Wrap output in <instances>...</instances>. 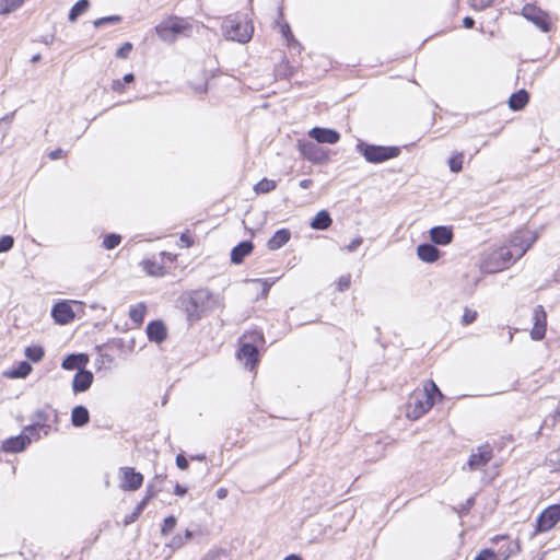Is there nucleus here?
Here are the masks:
<instances>
[{
	"instance_id": "obj_4",
	"label": "nucleus",
	"mask_w": 560,
	"mask_h": 560,
	"mask_svg": "<svg viewBox=\"0 0 560 560\" xmlns=\"http://www.w3.org/2000/svg\"><path fill=\"white\" fill-rule=\"evenodd\" d=\"M224 36L230 40H235L245 44L250 40L254 26L246 16L230 15L224 19L222 23Z\"/></svg>"
},
{
	"instance_id": "obj_53",
	"label": "nucleus",
	"mask_w": 560,
	"mask_h": 560,
	"mask_svg": "<svg viewBox=\"0 0 560 560\" xmlns=\"http://www.w3.org/2000/svg\"><path fill=\"white\" fill-rule=\"evenodd\" d=\"M187 492L186 488L182 487L180 485H176L174 489V493L176 495H184Z\"/></svg>"
},
{
	"instance_id": "obj_57",
	"label": "nucleus",
	"mask_w": 560,
	"mask_h": 560,
	"mask_svg": "<svg viewBox=\"0 0 560 560\" xmlns=\"http://www.w3.org/2000/svg\"><path fill=\"white\" fill-rule=\"evenodd\" d=\"M113 89H114L115 91H121V90H122V84H121V82H120V81H115V82L113 83Z\"/></svg>"
},
{
	"instance_id": "obj_59",
	"label": "nucleus",
	"mask_w": 560,
	"mask_h": 560,
	"mask_svg": "<svg viewBox=\"0 0 560 560\" xmlns=\"http://www.w3.org/2000/svg\"><path fill=\"white\" fill-rule=\"evenodd\" d=\"M191 537H192V533L189 529H186L185 535L183 536V538L185 539V542L190 540Z\"/></svg>"
},
{
	"instance_id": "obj_35",
	"label": "nucleus",
	"mask_w": 560,
	"mask_h": 560,
	"mask_svg": "<svg viewBox=\"0 0 560 560\" xmlns=\"http://www.w3.org/2000/svg\"><path fill=\"white\" fill-rule=\"evenodd\" d=\"M120 241H121L120 235H118V234H109V235H107L104 238L103 246L106 249H113V248H115L116 246L119 245Z\"/></svg>"
},
{
	"instance_id": "obj_37",
	"label": "nucleus",
	"mask_w": 560,
	"mask_h": 560,
	"mask_svg": "<svg viewBox=\"0 0 560 560\" xmlns=\"http://www.w3.org/2000/svg\"><path fill=\"white\" fill-rule=\"evenodd\" d=\"M120 21H121V16H119V15L105 16V18H101V19L95 20L94 21V26L95 27H101V26H104L106 24L119 23Z\"/></svg>"
},
{
	"instance_id": "obj_62",
	"label": "nucleus",
	"mask_w": 560,
	"mask_h": 560,
	"mask_svg": "<svg viewBox=\"0 0 560 560\" xmlns=\"http://www.w3.org/2000/svg\"><path fill=\"white\" fill-rule=\"evenodd\" d=\"M205 458L203 455H196L195 457H192V459H198V460H202Z\"/></svg>"
},
{
	"instance_id": "obj_34",
	"label": "nucleus",
	"mask_w": 560,
	"mask_h": 560,
	"mask_svg": "<svg viewBox=\"0 0 560 560\" xmlns=\"http://www.w3.org/2000/svg\"><path fill=\"white\" fill-rule=\"evenodd\" d=\"M24 3V0H2V14L14 12Z\"/></svg>"
},
{
	"instance_id": "obj_22",
	"label": "nucleus",
	"mask_w": 560,
	"mask_h": 560,
	"mask_svg": "<svg viewBox=\"0 0 560 560\" xmlns=\"http://www.w3.org/2000/svg\"><path fill=\"white\" fill-rule=\"evenodd\" d=\"M418 257L425 262H434L440 257V250L432 244H421L417 248Z\"/></svg>"
},
{
	"instance_id": "obj_56",
	"label": "nucleus",
	"mask_w": 560,
	"mask_h": 560,
	"mask_svg": "<svg viewBox=\"0 0 560 560\" xmlns=\"http://www.w3.org/2000/svg\"><path fill=\"white\" fill-rule=\"evenodd\" d=\"M135 80V77L132 73H128L124 77V82L125 83H131L132 81Z\"/></svg>"
},
{
	"instance_id": "obj_48",
	"label": "nucleus",
	"mask_w": 560,
	"mask_h": 560,
	"mask_svg": "<svg viewBox=\"0 0 560 560\" xmlns=\"http://www.w3.org/2000/svg\"><path fill=\"white\" fill-rule=\"evenodd\" d=\"M176 465L179 469L185 470L188 468V460L186 459V457L184 455L178 454L176 456Z\"/></svg>"
},
{
	"instance_id": "obj_2",
	"label": "nucleus",
	"mask_w": 560,
	"mask_h": 560,
	"mask_svg": "<svg viewBox=\"0 0 560 560\" xmlns=\"http://www.w3.org/2000/svg\"><path fill=\"white\" fill-rule=\"evenodd\" d=\"M187 319L190 323L199 320L205 313L220 307L222 299L209 290L194 291L187 299L182 301Z\"/></svg>"
},
{
	"instance_id": "obj_38",
	"label": "nucleus",
	"mask_w": 560,
	"mask_h": 560,
	"mask_svg": "<svg viewBox=\"0 0 560 560\" xmlns=\"http://www.w3.org/2000/svg\"><path fill=\"white\" fill-rule=\"evenodd\" d=\"M144 269L151 276H160L162 273V266L155 262L145 261Z\"/></svg>"
},
{
	"instance_id": "obj_43",
	"label": "nucleus",
	"mask_w": 560,
	"mask_h": 560,
	"mask_svg": "<svg viewBox=\"0 0 560 560\" xmlns=\"http://www.w3.org/2000/svg\"><path fill=\"white\" fill-rule=\"evenodd\" d=\"M351 283V277L350 275L341 276L337 283V289L339 291H345L350 287Z\"/></svg>"
},
{
	"instance_id": "obj_11",
	"label": "nucleus",
	"mask_w": 560,
	"mask_h": 560,
	"mask_svg": "<svg viewBox=\"0 0 560 560\" xmlns=\"http://www.w3.org/2000/svg\"><path fill=\"white\" fill-rule=\"evenodd\" d=\"M520 551L518 541H509L506 550L482 549L475 560H508L512 555Z\"/></svg>"
},
{
	"instance_id": "obj_24",
	"label": "nucleus",
	"mask_w": 560,
	"mask_h": 560,
	"mask_svg": "<svg viewBox=\"0 0 560 560\" xmlns=\"http://www.w3.org/2000/svg\"><path fill=\"white\" fill-rule=\"evenodd\" d=\"M90 421L89 410L84 406H77L71 412V422L74 427H83Z\"/></svg>"
},
{
	"instance_id": "obj_12",
	"label": "nucleus",
	"mask_w": 560,
	"mask_h": 560,
	"mask_svg": "<svg viewBox=\"0 0 560 560\" xmlns=\"http://www.w3.org/2000/svg\"><path fill=\"white\" fill-rule=\"evenodd\" d=\"M534 325L530 330L533 340H541L546 335L547 329V314L541 305L535 306L533 311Z\"/></svg>"
},
{
	"instance_id": "obj_42",
	"label": "nucleus",
	"mask_w": 560,
	"mask_h": 560,
	"mask_svg": "<svg viewBox=\"0 0 560 560\" xmlns=\"http://www.w3.org/2000/svg\"><path fill=\"white\" fill-rule=\"evenodd\" d=\"M491 541L495 545H499L502 542V545H500V547L498 548V550H506V547H508V542L511 541L510 538L508 536H504V535H499V536H495L491 539Z\"/></svg>"
},
{
	"instance_id": "obj_19",
	"label": "nucleus",
	"mask_w": 560,
	"mask_h": 560,
	"mask_svg": "<svg viewBox=\"0 0 560 560\" xmlns=\"http://www.w3.org/2000/svg\"><path fill=\"white\" fill-rule=\"evenodd\" d=\"M147 335L150 341H154L156 343H161L166 339L167 332L165 325L160 322H151L147 326Z\"/></svg>"
},
{
	"instance_id": "obj_47",
	"label": "nucleus",
	"mask_w": 560,
	"mask_h": 560,
	"mask_svg": "<svg viewBox=\"0 0 560 560\" xmlns=\"http://www.w3.org/2000/svg\"><path fill=\"white\" fill-rule=\"evenodd\" d=\"M13 237L12 236H9V235H5V236H2V252H7L9 249L12 248L13 246Z\"/></svg>"
},
{
	"instance_id": "obj_44",
	"label": "nucleus",
	"mask_w": 560,
	"mask_h": 560,
	"mask_svg": "<svg viewBox=\"0 0 560 560\" xmlns=\"http://www.w3.org/2000/svg\"><path fill=\"white\" fill-rule=\"evenodd\" d=\"M185 539L183 538V536L180 535H176L174 536L171 541L168 542V547H171L172 549H179L182 548L184 545H185Z\"/></svg>"
},
{
	"instance_id": "obj_28",
	"label": "nucleus",
	"mask_w": 560,
	"mask_h": 560,
	"mask_svg": "<svg viewBox=\"0 0 560 560\" xmlns=\"http://www.w3.org/2000/svg\"><path fill=\"white\" fill-rule=\"evenodd\" d=\"M301 151L305 158L313 162H320L322 155L318 153L317 145L315 143H306L301 147Z\"/></svg>"
},
{
	"instance_id": "obj_40",
	"label": "nucleus",
	"mask_w": 560,
	"mask_h": 560,
	"mask_svg": "<svg viewBox=\"0 0 560 560\" xmlns=\"http://www.w3.org/2000/svg\"><path fill=\"white\" fill-rule=\"evenodd\" d=\"M132 50V44L131 43H125L120 48L116 51V57L125 59L129 56L130 51Z\"/></svg>"
},
{
	"instance_id": "obj_33",
	"label": "nucleus",
	"mask_w": 560,
	"mask_h": 560,
	"mask_svg": "<svg viewBox=\"0 0 560 560\" xmlns=\"http://www.w3.org/2000/svg\"><path fill=\"white\" fill-rule=\"evenodd\" d=\"M463 160H464V155L463 153H455L453 156L450 158L448 160V166H450V170L453 172V173H458L462 171L463 168Z\"/></svg>"
},
{
	"instance_id": "obj_10",
	"label": "nucleus",
	"mask_w": 560,
	"mask_h": 560,
	"mask_svg": "<svg viewBox=\"0 0 560 560\" xmlns=\"http://www.w3.org/2000/svg\"><path fill=\"white\" fill-rule=\"evenodd\" d=\"M560 521V505H551L544 510L536 521V532L551 529Z\"/></svg>"
},
{
	"instance_id": "obj_39",
	"label": "nucleus",
	"mask_w": 560,
	"mask_h": 560,
	"mask_svg": "<svg viewBox=\"0 0 560 560\" xmlns=\"http://www.w3.org/2000/svg\"><path fill=\"white\" fill-rule=\"evenodd\" d=\"M476 318H477L476 311L465 308V312H464L463 318H462V322L464 325H469V324L474 323L476 320Z\"/></svg>"
},
{
	"instance_id": "obj_45",
	"label": "nucleus",
	"mask_w": 560,
	"mask_h": 560,
	"mask_svg": "<svg viewBox=\"0 0 560 560\" xmlns=\"http://www.w3.org/2000/svg\"><path fill=\"white\" fill-rule=\"evenodd\" d=\"M152 495H147L136 508L132 516L130 517V521H133L136 517H138V515L142 512L143 508L145 506L148 500L151 498Z\"/></svg>"
},
{
	"instance_id": "obj_36",
	"label": "nucleus",
	"mask_w": 560,
	"mask_h": 560,
	"mask_svg": "<svg viewBox=\"0 0 560 560\" xmlns=\"http://www.w3.org/2000/svg\"><path fill=\"white\" fill-rule=\"evenodd\" d=\"M176 523H177V520L175 516L171 515V516H167L165 520H164V524L161 528V534L163 536L170 534L176 526Z\"/></svg>"
},
{
	"instance_id": "obj_41",
	"label": "nucleus",
	"mask_w": 560,
	"mask_h": 560,
	"mask_svg": "<svg viewBox=\"0 0 560 560\" xmlns=\"http://www.w3.org/2000/svg\"><path fill=\"white\" fill-rule=\"evenodd\" d=\"M494 0H469L470 5L475 10H483L492 4Z\"/></svg>"
},
{
	"instance_id": "obj_63",
	"label": "nucleus",
	"mask_w": 560,
	"mask_h": 560,
	"mask_svg": "<svg viewBox=\"0 0 560 560\" xmlns=\"http://www.w3.org/2000/svg\"><path fill=\"white\" fill-rule=\"evenodd\" d=\"M254 335H255L256 338L262 339V335L261 334L255 332Z\"/></svg>"
},
{
	"instance_id": "obj_30",
	"label": "nucleus",
	"mask_w": 560,
	"mask_h": 560,
	"mask_svg": "<svg viewBox=\"0 0 560 560\" xmlns=\"http://www.w3.org/2000/svg\"><path fill=\"white\" fill-rule=\"evenodd\" d=\"M89 5V0H79L70 10L69 21H77V19L88 10Z\"/></svg>"
},
{
	"instance_id": "obj_8",
	"label": "nucleus",
	"mask_w": 560,
	"mask_h": 560,
	"mask_svg": "<svg viewBox=\"0 0 560 560\" xmlns=\"http://www.w3.org/2000/svg\"><path fill=\"white\" fill-rule=\"evenodd\" d=\"M522 15L545 33L549 32L551 28L548 13L535 4H525L522 9Z\"/></svg>"
},
{
	"instance_id": "obj_25",
	"label": "nucleus",
	"mask_w": 560,
	"mask_h": 560,
	"mask_svg": "<svg viewBox=\"0 0 560 560\" xmlns=\"http://www.w3.org/2000/svg\"><path fill=\"white\" fill-rule=\"evenodd\" d=\"M31 364L26 361H22L16 368L5 371L3 375L9 378H24L31 373Z\"/></svg>"
},
{
	"instance_id": "obj_20",
	"label": "nucleus",
	"mask_w": 560,
	"mask_h": 560,
	"mask_svg": "<svg viewBox=\"0 0 560 560\" xmlns=\"http://www.w3.org/2000/svg\"><path fill=\"white\" fill-rule=\"evenodd\" d=\"M253 243L249 241L241 242L231 252V261L235 265L243 262L244 258L253 252Z\"/></svg>"
},
{
	"instance_id": "obj_32",
	"label": "nucleus",
	"mask_w": 560,
	"mask_h": 560,
	"mask_svg": "<svg viewBox=\"0 0 560 560\" xmlns=\"http://www.w3.org/2000/svg\"><path fill=\"white\" fill-rule=\"evenodd\" d=\"M25 355L33 362H38L44 357V349L39 346H32L25 349Z\"/></svg>"
},
{
	"instance_id": "obj_58",
	"label": "nucleus",
	"mask_w": 560,
	"mask_h": 560,
	"mask_svg": "<svg viewBox=\"0 0 560 560\" xmlns=\"http://www.w3.org/2000/svg\"><path fill=\"white\" fill-rule=\"evenodd\" d=\"M226 493L228 491L225 489H219L217 494L219 499H224L226 497Z\"/></svg>"
},
{
	"instance_id": "obj_52",
	"label": "nucleus",
	"mask_w": 560,
	"mask_h": 560,
	"mask_svg": "<svg viewBox=\"0 0 560 560\" xmlns=\"http://www.w3.org/2000/svg\"><path fill=\"white\" fill-rule=\"evenodd\" d=\"M299 185L302 189H307L308 187H311L313 185V180L312 179H302Z\"/></svg>"
},
{
	"instance_id": "obj_49",
	"label": "nucleus",
	"mask_w": 560,
	"mask_h": 560,
	"mask_svg": "<svg viewBox=\"0 0 560 560\" xmlns=\"http://www.w3.org/2000/svg\"><path fill=\"white\" fill-rule=\"evenodd\" d=\"M62 155H63V151L61 149L54 150L49 153V158L51 160H58V159L62 158Z\"/></svg>"
},
{
	"instance_id": "obj_64",
	"label": "nucleus",
	"mask_w": 560,
	"mask_h": 560,
	"mask_svg": "<svg viewBox=\"0 0 560 560\" xmlns=\"http://www.w3.org/2000/svg\"><path fill=\"white\" fill-rule=\"evenodd\" d=\"M512 339H513V332L510 331L509 332V340L512 341Z\"/></svg>"
},
{
	"instance_id": "obj_15",
	"label": "nucleus",
	"mask_w": 560,
	"mask_h": 560,
	"mask_svg": "<svg viewBox=\"0 0 560 560\" xmlns=\"http://www.w3.org/2000/svg\"><path fill=\"white\" fill-rule=\"evenodd\" d=\"M308 135L319 143L334 144L340 139V135L336 130L319 127L311 129Z\"/></svg>"
},
{
	"instance_id": "obj_23",
	"label": "nucleus",
	"mask_w": 560,
	"mask_h": 560,
	"mask_svg": "<svg viewBox=\"0 0 560 560\" xmlns=\"http://www.w3.org/2000/svg\"><path fill=\"white\" fill-rule=\"evenodd\" d=\"M291 233L287 229L278 230L273 236L268 241L267 246L270 250L281 248L285 243L289 242Z\"/></svg>"
},
{
	"instance_id": "obj_18",
	"label": "nucleus",
	"mask_w": 560,
	"mask_h": 560,
	"mask_svg": "<svg viewBox=\"0 0 560 560\" xmlns=\"http://www.w3.org/2000/svg\"><path fill=\"white\" fill-rule=\"evenodd\" d=\"M93 382V374L88 370H80L73 377L72 389L74 393H82L90 388Z\"/></svg>"
},
{
	"instance_id": "obj_14",
	"label": "nucleus",
	"mask_w": 560,
	"mask_h": 560,
	"mask_svg": "<svg viewBox=\"0 0 560 560\" xmlns=\"http://www.w3.org/2000/svg\"><path fill=\"white\" fill-rule=\"evenodd\" d=\"M51 316L57 323L65 325L74 318V312L69 302L62 301L52 307Z\"/></svg>"
},
{
	"instance_id": "obj_6",
	"label": "nucleus",
	"mask_w": 560,
	"mask_h": 560,
	"mask_svg": "<svg viewBox=\"0 0 560 560\" xmlns=\"http://www.w3.org/2000/svg\"><path fill=\"white\" fill-rule=\"evenodd\" d=\"M40 430H44V433L47 434L45 425L42 424H34L25 428L23 434L10 438L2 443V451L13 453L23 451L33 439H39V434L37 432Z\"/></svg>"
},
{
	"instance_id": "obj_13",
	"label": "nucleus",
	"mask_w": 560,
	"mask_h": 560,
	"mask_svg": "<svg viewBox=\"0 0 560 560\" xmlns=\"http://www.w3.org/2000/svg\"><path fill=\"white\" fill-rule=\"evenodd\" d=\"M122 471V481L120 488L124 490L135 491L138 490L143 482V476L140 472H137L131 467L121 468Z\"/></svg>"
},
{
	"instance_id": "obj_61",
	"label": "nucleus",
	"mask_w": 560,
	"mask_h": 560,
	"mask_svg": "<svg viewBox=\"0 0 560 560\" xmlns=\"http://www.w3.org/2000/svg\"><path fill=\"white\" fill-rule=\"evenodd\" d=\"M555 417L560 420V400H559V405L555 411Z\"/></svg>"
},
{
	"instance_id": "obj_3",
	"label": "nucleus",
	"mask_w": 560,
	"mask_h": 560,
	"mask_svg": "<svg viewBox=\"0 0 560 560\" xmlns=\"http://www.w3.org/2000/svg\"><path fill=\"white\" fill-rule=\"evenodd\" d=\"M433 393L442 396L433 381H428L422 389L415 390L407 404V416L416 420L428 412L433 406Z\"/></svg>"
},
{
	"instance_id": "obj_21",
	"label": "nucleus",
	"mask_w": 560,
	"mask_h": 560,
	"mask_svg": "<svg viewBox=\"0 0 560 560\" xmlns=\"http://www.w3.org/2000/svg\"><path fill=\"white\" fill-rule=\"evenodd\" d=\"M88 361H89V359H88V355H85V354H82V353L69 354L63 359L61 366L65 370L78 369L80 371V370H84V366L88 363Z\"/></svg>"
},
{
	"instance_id": "obj_29",
	"label": "nucleus",
	"mask_w": 560,
	"mask_h": 560,
	"mask_svg": "<svg viewBox=\"0 0 560 560\" xmlns=\"http://www.w3.org/2000/svg\"><path fill=\"white\" fill-rule=\"evenodd\" d=\"M145 313L147 306L143 303H139L130 308L129 317L132 322L140 325L144 319Z\"/></svg>"
},
{
	"instance_id": "obj_31",
	"label": "nucleus",
	"mask_w": 560,
	"mask_h": 560,
	"mask_svg": "<svg viewBox=\"0 0 560 560\" xmlns=\"http://www.w3.org/2000/svg\"><path fill=\"white\" fill-rule=\"evenodd\" d=\"M276 186H277V184L275 180L264 178L255 185L254 190L257 194H267V192L273 190L276 188Z\"/></svg>"
},
{
	"instance_id": "obj_7",
	"label": "nucleus",
	"mask_w": 560,
	"mask_h": 560,
	"mask_svg": "<svg viewBox=\"0 0 560 560\" xmlns=\"http://www.w3.org/2000/svg\"><path fill=\"white\" fill-rule=\"evenodd\" d=\"M188 27L189 25L184 19L171 18L160 23L155 31L162 40L172 43L179 34H184Z\"/></svg>"
},
{
	"instance_id": "obj_16",
	"label": "nucleus",
	"mask_w": 560,
	"mask_h": 560,
	"mask_svg": "<svg viewBox=\"0 0 560 560\" xmlns=\"http://www.w3.org/2000/svg\"><path fill=\"white\" fill-rule=\"evenodd\" d=\"M237 357L240 360H245V365L253 370L258 362V350L256 346L245 342L242 345Z\"/></svg>"
},
{
	"instance_id": "obj_17",
	"label": "nucleus",
	"mask_w": 560,
	"mask_h": 560,
	"mask_svg": "<svg viewBox=\"0 0 560 560\" xmlns=\"http://www.w3.org/2000/svg\"><path fill=\"white\" fill-rule=\"evenodd\" d=\"M453 231L448 226H434L430 230V238L438 245H447L453 241Z\"/></svg>"
},
{
	"instance_id": "obj_60",
	"label": "nucleus",
	"mask_w": 560,
	"mask_h": 560,
	"mask_svg": "<svg viewBox=\"0 0 560 560\" xmlns=\"http://www.w3.org/2000/svg\"><path fill=\"white\" fill-rule=\"evenodd\" d=\"M284 560H302V558L296 555H290V556L285 557Z\"/></svg>"
},
{
	"instance_id": "obj_1",
	"label": "nucleus",
	"mask_w": 560,
	"mask_h": 560,
	"mask_svg": "<svg viewBox=\"0 0 560 560\" xmlns=\"http://www.w3.org/2000/svg\"><path fill=\"white\" fill-rule=\"evenodd\" d=\"M536 240L537 235L532 231H517L511 236L509 244L487 255L481 262V270L487 273H494L509 268L513 262L523 257Z\"/></svg>"
},
{
	"instance_id": "obj_46",
	"label": "nucleus",
	"mask_w": 560,
	"mask_h": 560,
	"mask_svg": "<svg viewBox=\"0 0 560 560\" xmlns=\"http://www.w3.org/2000/svg\"><path fill=\"white\" fill-rule=\"evenodd\" d=\"M363 243V238L361 236L355 237L351 241V243L346 247L348 252H354L358 247H360Z\"/></svg>"
},
{
	"instance_id": "obj_54",
	"label": "nucleus",
	"mask_w": 560,
	"mask_h": 560,
	"mask_svg": "<svg viewBox=\"0 0 560 560\" xmlns=\"http://www.w3.org/2000/svg\"><path fill=\"white\" fill-rule=\"evenodd\" d=\"M281 32L285 38H289L291 35L290 26L288 24H284L281 28Z\"/></svg>"
},
{
	"instance_id": "obj_26",
	"label": "nucleus",
	"mask_w": 560,
	"mask_h": 560,
	"mask_svg": "<svg viewBox=\"0 0 560 560\" xmlns=\"http://www.w3.org/2000/svg\"><path fill=\"white\" fill-rule=\"evenodd\" d=\"M528 103V93L525 90H520L510 96L509 105L513 110L522 109Z\"/></svg>"
},
{
	"instance_id": "obj_9",
	"label": "nucleus",
	"mask_w": 560,
	"mask_h": 560,
	"mask_svg": "<svg viewBox=\"0 0 560 560\" xmlns=\"http://www.w3.org/2000/svg\"><path fill=\"white\" fill-rule=\"evenodd\" d=\"M492 456L493 451L489 444L478 446L476 451L470 454L467 466L469 470L482 469L492 459Z\"/></svg>"
},
{
	"instance_id": "obj_27",
	"label": "nucleus",
	"mask_w": 560,
	"mask_h": 560,
	"mask_svg": "<svg viewBox=\"0 0 560 560\" xmlns=\"http://www.w3.org/2000/svg\"><path fill=\"white\" fill-rule=\"evenodd\" d=\"M331 222L329 213L326 210H322L315 215L311 226L315 230H326L330 226Z\"/></svg>"
},
{
	"instance_id": "obj_50",
	"label": "nucleus",
	"mask_w": 560,
	"mask_h": 560,
	"mask_svg": "<svg viewBox=\"0 0 560 560\" xmlns=\"http://www.w3.org/2000/svg\"><path fill=\"white\" fill-rule=\"evenodd\" d=\"M253 282H258V283H261L262 284V296H266L269 292V289H270V285L266 282V281H262V280H253Z\"/></svg>"
},
{
	"instance_id": "obj_5",
	"label": "nucleus",
	"mask_w": 560,
	"mask_h": 560,
	"mask_svg": "<svg viewBox=\"0 0 560 560\" xmlns=\"http://www.w3.org/2000/svg\"><path fill=\"white\" fill-rule=\"evenodd\" d=\"M357 150L370 163H381L397 158L400 153V149L397 147L374 145L364 142L358 143Z\"/></svg>"
},
{
	"instance_id": "obj_55",
	"label": "nucleus",
	"mask_w": 560,
	"mask_h": 560,
	"mask_svg": "<svg viewBox=\"0 0 560 560\" xmlns=\"http://www.w3.org/2000/svg\"><path fill=\"white\" fill-rule=\"evenodd\" d=\"M180 241L186 244L187 247L191 245V240L187 234H182Z\"/></svg>"
},
{
	"instance_id": "obj_51",
	"label": "nucleus",
	"mask_w": 560,
	"mask_h": 560,
	"mask_svg": "<svg viewBox=\"0 0 560 560\" xmlns=\"http://www.w3.org/2000/svg\"><path fill=\"white\" fill-rule=\"evenodd\" d=\"M463 23H464V26H465L466 28H471V27L474 26V24H475V21H474V19H472V18H470V16H466V18L464 19Z\"/></svg>"
}]
</instances>
